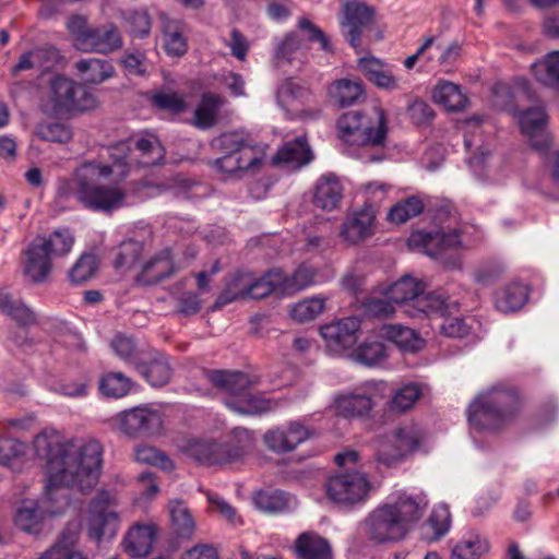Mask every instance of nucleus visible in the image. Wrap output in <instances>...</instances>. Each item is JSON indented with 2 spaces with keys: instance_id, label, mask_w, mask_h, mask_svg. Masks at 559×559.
Segmentation results:
<instances>
[{
  "instance_id": "obj_1",
  "label": "nucleus",
  "mask_w": 559,
  "mask_h": 559,
  "mask_svg": "<svg viewBox=\"0 0 559 559\" xmlns=\"http://www.w3.org/2000/svg\"><path fill=\"white\" fill-rule=\"evenodd\" d=\"M37 456L47 465L44 499L53 508L43 510L36 502L25 501L16 510L15 526L28 534L43 530L47 514L57 515L70 504L69 489L84 491L94 487L103 464V447L97 440L79 444L53 428H45L34 439Z\"/></svg>"
},
{
  "instance_id": "obj_2",
  "label": "nucleus",
  "mask_w": 559,
  "mask_h": 559,
  "mask_svg": "<svg viewBox=\"0 0 559 559\" xmlns=\"http://www.w3.org/2000/svg\"><path fill=\"white\" fill-rule=\"evenodd\" d=\"M131 142L122 141L106 148L110 162L91 159L78 166L70 178L58 180L55 204L71 210L83 209L111 213L127 205L128 190L121 182L130 173Z\"/></svg>"
},
{
  "instance_id": "obj_3",
  "label": "nucleus",
  "mask_w": 559,
  "mask_h": 559,
  "mask_svg": "<svg viewBox=\"0 0 559 559\" xmlns=\"http://www.w3.org/2000/svg\"><path fill=\"white\" fill-rule=\"evenodd\" d=\"M428 506L423 491L394 492L365 518L364 533L374 544L400 542L419 523Z\"/></svg>"
},
{
  "instance_id": "obj_4",
  "label": "nucleus",
  "mask_w": 559,
  "mask_h": 559,
  "mask_svg": "<svg viewBox=\"0 0 559 559\" xmlns=\"http://www.w3.org/2000/svg\"><path fill=\"white\" fill-rule=\"evenodd\" d=\"M212 147L221 154L209 162L217 173L242 178L260 170L266 156L267 145L250 140L240 132H226L215 138Z\"/></svg>"
},
{
  "instance_id": "obj_5",
  "label": "nucleus",
  "mask_w": 559,
  "mask_h": 559,
  "mask_svg": "<svg viewBox=\"0 0 559 559\" xmlns=\"http://www.w3.org/2000/svg\"><path fill=\"white\" fill-rule=\"evenodd\" d=\"M518 389L499 382L479 393L468 407V423L476 430H497L510 421L521 409Z\"/></svg>"
},
{
  "instance_id": "obj_6",
  "label": "nucleus",
  "mask_w": 559,
  "mask_h": 559,
  "mask_svg": "<svg viewBox=\"0 0 559 559\" xmlns=\"http://www.w3.org/2000/svg\"><path fill=\"white\" fill-rule=\"evenodd\" d=\"M73 243L74 238L68 229L33 239L23 251L24 277L33 284L45 283L52 271V261L69 254Z\"/></svg>"
},
{
  "instance_id": "obj_7",
  "label": "nucleus",
  "mask_w": 559,
  "mask_h": 559,
  "mask_svg": "<svg viewBox=\"0 0 559 559\" xmlns=\"http://www.w3.org/2000/svg\"><path fill=\"white\" fill-rule=\"evenodd\" d=\"M209 381L228 395L224 403L231 412L240 415H260L275 408V403L260 393H252L249 376L239 371L212 370Z\"/></svg>"
},
{
  "instance_id": "obj_8",
  "label": "nucleus",
  "mask_w": 559,
  "mask_h": 559,
  "mask_svg": "<svg viewBox=\"0 0 559 559\" xmlns=\"http://www.w3.org/2000/svg\"><path fill=\"white\" fill-rule=\"evenodd\" d=\"M388 298L403 307V311L412 317H444L449 304L447 299L435 293L424 294L425 284L409 275H405L386 288Z\"/></svg>"
},
{
  "instance_id": "obj_9",
  "label": "nucleus",
  "mask_w": 559,
  "mask_h": 559,
  "mask_svg": "<svg viewBox=\"0 0 559 559\" xmlns=\"http://www.w3.org/2000/svg\"><path fill=\"white\" fill-rule=\"evenodd\" d=\"M337 129L340 138L348 145L381 147L386 135L385 114L378 107L369 115L348 111L337 120Z\"/></svg>"
},
{
  "instance_id": "obj_10",
  "label": "nucleus",
  "mask_w": 559,
  "mask_h": 559,
  "mask_svg": "<svg viewBox=\"0 0 559 559\" xmlns=\"http://www.w3.org/2000/svg\"><path fill=\"white\" fill-rule=\"evenodd\" d=\"M253 438L246 428H235L225 443L209 440H191L186 445V453L195 461L206 464L230 463L242 457L252 447Z\"/></svg>"
},
{
  "instance_id": "obj_11",
  "label": "nucleus",
  "mask_w": 559,
  "mask_h": 559,
  "mask_svg": "<svg viewBox=\"0 0 559 559\" xmlns=\"http://www.w3.org/2000/svg\"><path fill=\"white\" fill-rule=\"evenodd\" d=\"M48 102L57 115L90 110L97 103L87 87L64 75H56L50 80Z\"/></svg>"
},
{
  "instance_id": "obj_12",
  "label": "nucleus",
  "mask_w": 559,
  "mask_h": 559,
  "mask_svg": "<svg viewBox=\"0 0 559 559\" xmlns=\"http://www.w3.org/2000/svg\"><path fill=\"white\" fill-rule=\"evenodd\" d=\"M425 440V432L417 424L400 427L392 436L379 441L376 453L377 462L391 467L407 455L418 451Z\"/></svg>"
},
{
  "instance_id": "obj_13",
  "label": "nucleus",
  "mask_w": 559,
  "mask_h": 559,
  "mask_svg": "<svg viewBox=\"0 0 559 559\" xmlns=\"http://www.w3.org/2000/svg\"><path fill=\"white\" fill-rule=\"evenodd\" d=\"M370 489L371 484L367 475L357 469H345L331 476L325 483L329 499L342 507H354L364 502Z\"/></svg>"
},
{
  "instance_id": "obj_14",
  "label": "nucleus",
  "mask_w": 559,
  "mask_h": 559,
  "mask_svg": "<svg viewBox=\"0 0 559 559\" xmlns=\"http://www.w3.org/2000/svg\"><path fill=\"white\" fill-rule=\"evenodd\" d=\"M112 506L114 497L106 490L99 491L91 501L87 519L90 538L100 542L103 537L116 536L119 528V516Z\"/></svg>"
},
{
  "instance_id": "obj_15",
  "label": "nucleus",
  "mask_w": 559,
  "mask_h": 559,
  "mask_svg": "<svg viewBox=\"0 0 559 559\" xmlns=\"http://www.w3.org/2000/svg\"><path fill=\"white\" fill-rule=\"evenodd\" d=\"M112 420L121 432L130 437L155 436L163 428L160 412L146 406H138L120 412Z\"/></svg>"
},
{
  "instance_id": "obj_16",
  "label": "nucleus",
  "mask_w": 559,
  "mask_h": 559,
  "mask_svg": "<svg viewBox=\"0 0 559 559\" xmlns=\"http://www.w3.org/2000/svg\"><path fill=\"white\" fill-rule=\"evenodd\" d=\"M310 436L311 431L308 427L299 421H289L269 429L263 435V443L273 453L286 454L295 451Z\"/></svg>"
},
{
  "instance_id": "obj_17",
  "label": "nucleus",
  "mask_w": 559,
  "mask_h": 559,
  "mask_svg": "<svg viewBox=\"0 0 559 559\" xmlns=\"http://www.w3.org/2000/svg\"><path fill=\"white\" fill-rule=\"evenodd\" d=\"M407 245L413 250H420L431 258H437L447 249L457 248L461 245V235L455 228L415 230L411 234Z\"/></svg>"
},
{
  "instance_id": "obj_18",
  "label": "nucleus",
  "mask_w": 559,
  "mask_h": 559,
  "mask_svg": "<svg viewBox=\"0 0 559 559\" xmlns=\"http://www.w3.org/2000/svg\"><path fill=\"white\" fill-rule=\"evenodd\" d=\"M342 13V32L349 45L357 49L362 28L371 22L373 10L360 0H343Z\"/></svg>"
},
{
  "instance_id": "obj_19",
  "label": "nucleus",
  "mask_w": 559,
  "mask_h": 559,
  "mask_svg": "<svg viewBox=\"0 0 559 559\" xmlns=\"http://www.w3.org/2000/svg\"><path fill=\"white\" fill-rule=\"evenodd\" d=\"M519 123L522 133L528 138L535 150L544 151L550 145L548 115L544 106L536 105L523 110L519 116Z\"/></svg>"
},
{
  "instance_id": "obj_20",
  "label": "nucleus",
  "mask_w": 559,
  "mask_h": 559,
  "mask_svg": "<svg viewBox=\"0 0 559 559\" xmlns=\"http://www.w3.org/2000/svg\"><path fill=\"white\" fill-rule=\"evenodd\" d=\"M135 370L148 384L156 388L166 385L173 376V368L168 356L152 348H147V350L142 354V358L136 364Z\"/></svg>"
},
{
  "instance_id": "obj_21",
  "label": "nucleus",
  "mask_w": 559,
  "mask_h": 559,
  "mask_svg": "<svg viewBox=\"0 0 559 559\" xmlns=\"http://www.w3.org/2000/svg\"><path fill=\"white\" fill-rule=\"evenodd\" d=\"M360 324L357 317H347L321 326L320 334L332 350L341 352L356 343Z\"/></svg>"
},
{
  "instance_id": "obj_22",
  "label": "nucleus",
  "mask_w": 559,
  "mask_h": 559,
  "mask_svg": "<svg viewBox=\"0 0 559 559\" xmlns=\"http://www.w3.org/2000/svg\"><path fill=\"white\" fill-rule=\"evenodd\" d=\"M122 47V37L118 27L112 24L93 26L81 38L80 50L85 52L110 53Z\"/></svg>"
},
{
  "instance_id": "obj_23",
  "label": "nucleus",
  "mask_w": 559,
  "mask_h": 559,
  "mask_svg": "<svg viewBox=\"0 0 559 559\" xmlns=\"http://www.w3.org/2000/svg\"><path fill=\"white\" fill-rule=\"evenodd\" d=\"M376 216L371 207H361L348 215L341 229L343 240L356 245L373 234Z\"/></svg>"
},
{
  "instance_id": "obj_24",
  "label": "nucleus",
  "mask_w": 559,
  "mask_h": 559,
  "mask_svg": "<svg viewBox=\"0 0 559 559\" xmlns=\"http://www.w3.org/2000/svg\"><path fill=\"white\" fill-rule=\"evenodd\" d=\"M336 413L345 418L365 417L373 408L372 397L360 389L337 395L334 400Z\"/></svg>"
},
{
  "instance_id": "obj_25",
  "label": "nucleus",
  "mask_w": 559,
  "mask_h": 559,
  "mask_svg": "<svg viewBox=\"0 0 559 559\" xmlns=\"http://www.w3.org/2000/svg\"><path fill=\"white\" fill-rule=\"evenodd\" d=\"M317 272L313 267L301 264L293 273L285 274L281 269H275V276L280 282V295L293 296L316 284Z\"/></svg>"
},
{
  "instance_id": "obj_26",
  "label": "nucleus",
  "mask_w": 559,
  "mask_h": 559,
  "mask_svg": "<svg viewBox=\"0 0 559 559\" xmlns=\"http://www.w3.org/2000/svg\"><path fill=\"white\" fill-rule=\"evenodd\" d=\"M156 531L153 525L135 524L123 538V549L131 557H146L153 548Z\"/></svg>"
},
{
  "instance_id": "obj_27",
  "label": "nucleus",
  "mask_w": 559,
  "mask_h": 559,
  "mask_svg": "<svg viewBox=\"0 0 559 559\" xmlns=\"http://www.w3.org/2000/svg\"><path fill=\"white\" fill-rule=\"evenodd\" d=\"M174 273L175 266L170 250L164 249L143 264L142 271L138 275V282L143 285H153Z\"/></svg>"
},
{
  "instance_id": "obj_28",
  "label": "nucleus",
  "mask_w": 559,
  "mask_h": 559,
  "mask_svg": "<svg viewBox=\"0 0 559 559\" xmlns=\"http://www.w3.org/2000/svg\"><path fill=\"white\" fill-rule=\"evenodd\" d=\"M80 524L78 522L69 523L61 532L59 539L49 549H47L38 559H84L83 556L74 550V546L80 535Z\"/></svg>"
},
{
  "instance_id": "obj_29",
  "label": "nucleus",
  "mask_w": 559,
  "mask_h": 559,
  "mask_svg": "<svg viewBox=\"0 0 559 559\" xmlns=\"http://www.w3.org/2000/svg\"><path fill=\"white\" fill-rule=\"evenodd\" d=\"M313 159V154L305 138L298 136L294 141L285 143L273 157L274 164H284L293 169L308 165Z\"/></svg>"
},
{
  "instance_id": "obj_30",
  "label": "nucleus",
  "mask_w": 559,
  "mask_h": 559,
  "mask_svg": "<svg viewBox=\"0 0 559 559\" xmlns=\"http://www.w3.org/2000/svg\"><path fill=\"white\" fill-rule=\"evenodd\" d=\"M489 549L490 543L485 535L468 531L453 544L450 559H480Z\"/></svg>"
},
{
  "instance_id": "obj_31",
  "label": "nucleus",
  "mask_w": 559,
  "mask_h": 559,
  "mask_svg": "<svg viewBox=\"0 0 559 559\" xmlns=\"http://www.w3.org/2000/svg\"><path fill=\"white\" fill-rule=\"evenodd\" d=\"M451 524L449 507L444 503L437 504L420 527L421 537L428 543L438 542L449 533Z\"/></svg>"
},
{
  "instance_id": "obj_32",
  "label": "nucleus",
  "mask_w": 559,
  "mask_h": 559,
  "mask_svg": "<svg viewBox=\"0 0 559 559\" xmlns=\"http://www.w3.org/2000/svg\"><path fill=\"white\" fill-rule=\"evenodd\" d=\"M343 198V187L334 175L322 176L316 186L313 202L316 206L332 211L338 207Z\"/></svg>"
},
{
  "instance_id": "obj_33",
  "label": "nucleus",
  "mask_w": 559,
  "mask_h": 559,
  "mask_svg": "<svg viewBox=\"0 0 559 559\" xmlns=\"http://www.w3.org/2000/svg\"><path fill=\"white\" fill-rule=\"evenodd\" d=\"M255 507L266 513L289 512L296 508V499L280 489L258 491L253 498Z\"/></svg>"
},
{
  "instance_id": "obj_34",
  "label": "nucleus",
  "mask_w": 559,
  "mask_h": 559,
  "mask_svg": "<svg viewBox=\"0 0 559 559\" xmlns=\"http://www.w3.org/2000/svg\"><path fill=\"white\" fill-rule=\"evenodd\" d=\"M530 290L527 285L521 282H512L497 292L495 306L503 313L520 310L527 301Z\"/></svg>"
},
{
  "instance_id": "obj_35",
  "label": "nucleus",
  "mask_w": 559,
  "mask_h": 559,
  "mask_svg": "<svg viewBox=\"0 0 559 559\" xmlns=\"http://www.w3.org/2000/svg\"><path fill=\"white\" fill-rule=\"evenodd\" d=\"M296 551L300 559H332L329 542L311 532L302 533L297 538Z\"/></svg>"
},
{
  "instance_id": "obj_36",
  "label": "nucleus",
  "mask_w": 559,
  "mask_h": 559,
  "mask_svg": "<svg viewBox=\"0 0 559 559\" xmlns=\"http://www.w3.org/2000/svg\"><path fill=\"white\" fill-rule=\"evenodd\" d=\"M74 69L86 84H100L114 75V67L106 60L98 58L80 59Z\"/></svg>"
},
{
  "instance_id": "obj_37",
  "label": "nucleus",
  "mask_w": 559,
  "mask_h": 559,
  "mask_svg": "<svg viewBox=\"0 0 559 559\" xmlns=\"http://www.w3.org/2000/svg\"><path fill=\"white\" fill-rule=\"evenodd\" d=\"M534 78L543 85L559 91V50L548 52L531 66Z\"/></svg>"
},
{
  "instance_id": "obj_38",
  "label": "nucleus",
  "mask_w": 559,
  "mask_h": 559,
  "mask_svg": "<svg viewBox=\"0 0 559 559\" xmlns=\"http://www.w3.org/2000/svg\"><path fill=\"white\" fill-rule=\"evenodd\" d=\"M432 98L436 103L444 106L450 111H461L467 104L468 98L461 87L451 82H440L436 85Z\"/></svg>"
},
{
  "instance_id": "obj_39",
  "label": "nucleus",
  "mask_w": 559,
  "mask_h": 559,
  "mask_svg": "<svg viewBox=\"0 0 559 559\" xmlns=\"http://www.w3.org/2000/svg\"><path fill=\"white\" fill-rule=\"evenodd\" d=\"M133 386V381L122 372H104L98 380V391L107 399H122Z\"/></svg>"
},
{
  "instance_id": "obj_40",
  "label": "nucleus",
  "mask_w": 559,
  "mask_h": 559,
  "mask_svg": "<svg viewBox=\"0 0 559 559\" xmlns=\"http://www.w3.org/2000/svg\"><path fill=\"white\" fill-rule=\"evenodd\" d=\"M223 98L213 93H204L194 111V124L201 129L212 128L217 120Z\"/></svg>"
},
{
  "instance_id": "obj_41",
  "label": "nucleus",
  "mask_w": 559,
  "mask_h": 559,
  "mask_svg": "<svg viewBox=\"0 0 559 559\" xmlns=\"http://www.w3.org/2000/svg\"><path fill=\"white\" fill-rule=\"evenodd\" d=\"M252 274L248 272H237L227 282L225 289L216 300V305L224 306L237 299H248L250 292Z\"/></svg>"
},
{
  "instance_id": "obj_42",
  "label": "nucleus",
  "mask_w": 559,
  "mask_h": 559,
  "mask_svg": "<svg viewBox=\"0 0 559 559\" xmlns=\"http://www.w3.org/2000/svg\"><path fill=\"white\" fill-rule=\"evenodd\" d=\"M362 85L359 82L342 79L335 81L329 87L331 99L340 107H347L355 104L362 95Z\"/></svg>"
},
{
  "instance_id": "obj_43",
  "label": "nucleus",
  "mask_w": 559,
  "mask_h": 559,
  "mask_svg": "<svg viewBox=\"0 0 559 559\" xmlns=\"http://www.w3.org/2000/svg\"><path fill=\"white\" fill-rule=\"evenodd\" d=\"M378 334L405 350H414L418 341L413 329L400 324H383Z\"/></svg>"
},
{
  "instance_id": "obj_44",
  "label": "nucleus",
  "mask_w": 559,
  "mask_h": 559,
  "mask_svg": "<svg viewBox=\"0 0 559 559\" xmlns=\"http://www.w3.org/2000/svg\"><path fill=\"white\" fill-rule=\"evenodd\" d=\"M164 45L168 55L181 57L187 52L185 25L180 21H168L164 26Z\"/></svg>"
},
{
  "instance_id": "obj_45",
  "label": "nucleus",
  "mask_w": 559,
  "mask_h": 559,
  "mask_svg": "<svg viewBox=\"0 0 559 559\" xmlns=\"http://www.w3.org/2000/svg\"><path fill=\"white\" fill-rule=\"evenodd\" d=\"M143 252V243L133 239L122 241L115 252L114 266L118 271L133 269Z\"/></svg>"
},
{
  "instance_id": "obj_46",
  "label": "nucleus",
  "mask_w": 559,
  "mask_h": 559,
  "mask_svg": "<svg viewBox=\"0 0 559 559\" xmlns=\"http://www.w3.org/2000/svg\"><path fill=\"white\" fill-rule=\"evenodd\" d=\"M0 311L10 316L22 325L35 323V313L22 301L13 299L10 294L0 289Z\"/></svg>"
},
{
  "instance_id": "obj_47",
  "label": "nucleus",
  "mask_w": 559,
  "mask_h": 559,
  "mask_svg": "<svg viewBox=\"0 0 559 559\" xmlns=\"http://www.w3.org/2000/svg\"><path fill=\"white\" fill-rule=\"evenodd\" d=\"M27 445L10 437H0V465L15 468L20 466L25 459Z\"/></svg>"
},
{
  "instance_id": "obj_48",
  "label": "nucleus",
  "mask_w": 559,
  "mask_h": 559,
  "mask_svg": "<svg viewBox=\"0 0 559 559\" xmlns=\"http://www.w3.org/2000/svg\"><path fill=\"white\" fill-rule=\"evenodd\" d=\"M423 394L421 386L417 383H405L400 386L389 402L392 412L403 413L412 408Z\"/></svg>"
},
{
  "instance_id": "obj_49",
  "label": "nucleus",
  "mask_w": 559,
  "mask_h": 559,
  "mask_svg": "<svg viewBox=\"0 0 559 559\" xmlns=\"http://www.w3.org/2000/svg\"><path fill=\"white\" fill-rule=\"evenodd\" d=\"M170 518L176 534L190 539L194 533L195 523L188 508L179 501L171 502Z\"/></svg>"
},
{
  "instance_id": "obj_50",
  "label": "nucleus",
  "mask_w": 559,
  "mask_h": 559,
  "mask_svg": "<svg viewBox=\"0 0 559 559\" xmlns=\"http://www.w3.org/2000/svg\"><path fill=\"white\" fill-rule=\"evenodd\" d=\"M354 358L366 366H374L386 358V347L380 341L368 338L356 348Z\"/></svg>"
},
{
  "instance_id": "obj_51",
  "label": "nucleus",
  "mask_w": 559,
  "mask_h": 559,
  "mask_svg": "<svg viewBox=\"0 0 559 559\" xmlns=\"http://www.w3.org/2000/svg\"><path fill=\"white\" fill-rule=\"evenodd\" d=\"M34 133L39 140L52 143H67L72 138L71 129L66 123L57 121L37 123Z\"/></svg>"
},
{
  "instance_id": "obj_52",
  "label": "nucleus",
  "mask_w": 559,
  "mask_h": 559,
  "mask_svg": "<svg viewBox=\"0 0 559 559\" xmlns=\"http://www.w3.org/2000/svg\"><path fill=\"white\" fill-rule=\"evenodd\" d=\"M152 104L159 110L173 114H181L187 109L185 97L170 88L156 91L152 95Z\"/></svg>"
},
{
  "instance_id": "obj_53",
  "label": "nucleus",
  "mask_w": 559,
  "mask_h": 559,
  "mask_svg": "<svg viewBox=\"0 0 559 559\" xmlns=\"http://www.w3.org/2000/svg\"><path fill=\"white\" fill-rule=\"evenodd\" d=\"M423 210V201L418 197L412 195L392 206L388 213V219L395 224H403L419 215Z\"/></svg>"
},
{
  "instance_id": "obj_54",
  "label": "nucleus",
  "mask_w": 559,
  "mask_h": 559,
  "mask_svg": "<svg viewBox=\"0 0 559 559\" xmlns=\"http://www.w3.org/2000/svg\"><path fill=\"white\" fill-rule=\"evenodd\" d=\"M98 270V260L95 254L83 253L69 271V280L78 285L92 280Z\"/></svg>"
},
{
  "instance_id": "obj_55",
  "label": "nucleus",
  "mask_w": 559,
  "mask_h": 559,
  "mask_svg": "<svg viewBox=\"0 0 559 559\" xmlns=\"http://www.w3.org/2000/svg\"><path fill=\"white\" fill-rule=\"evenodd\" d=\"M309 97V90L293 79L285 80L277 90V102L282 107H289L295 102L304 103Z\"/></svg>"
},
{
  "instance_id": "obj_56",
  "label": "nucleus",
  "mask_w": 559,
  "mask_h": 559,
  "mask_svg": "<svg viewBox=\"0 0 559 559\" xmlns=\"http://www.w3.org/2000/svg\"><path fill=\"white\" fill-rule=\"evenodd\" d=\"M111 348L115 354L124 362L132 365L134 368L142 358V354L147 349H140L133 338L126 335H117L111 341Z\"/></svg>"
},
{
  "instance_id": "obj_57",
  "label": "nucleus",
  "mask_w": 559,
  "mask_h": 559,
  "mask_svg": "<svg viewBox=\"0 0 559 559\" xmlns=\"http://www.w3.org/2000/svg\"><path fill=\"white\" fill-rule=\"evenodd\" d=\"M325 299L321 297L306 298L295 304L290 309V316L298 322H308L316 319L324 310Z\"/></svg>"
},
{
  "instance_id": "obj_58",
  "label": "nucleus",
  "mask_w": 559,
  "mask_h": 559,
  "mask_svg": "<svg viewBox=\"0 0 559 559\" xmlns=\"http://www.w3.org/2000/svg\"><path fill=\"white\" fill-rule=\"evenodd\" d=\"M134 457L136 462L157 466L164 471H171L174 468L170 457L154 447H138L134 451Z\"/></svg>"
},
{
  "instance_id": "obj_59",
  "label": "nucleus",
  "mask_w": 559,
  "mask_h": 559,
  "mask_svg": "<svg viewBox=\"0 0 559 559\" xmlns=\"http://www.w3.org/2000/svg\"><path fill=\"white\" fill-rule=\"evenodd\" d=\"M134 146L143 157L140 162L143 166L156 165L164 158V148L155 136L140 138Z\"/></svg>"
},
{
  "instance_id": "obj_60",
  "label": "nucleus",
  "mask_w": 559,
  "mask_h": 559,
  "mask_svg": "<svg viewBox=\"0 0 559 559\" xmlns=\"http://www.w3.org/2000/svg\"><path fill=\"white\" fill-rule=\"evenodd\" d=\"M275 273V269L267 271L261 277H254L252 275L250 283V292L249 298L251 299H261L273 292H277L280 294V282L275 276H272Z\"/></svg>"
},
{
  "instance_id": "obj_61",
  "label": "nucleus",
  "mask_w": 559,
  "mask_h": 559,
  "mask_svg": "<svg viewBox=\"0 0 559 559\" xmlns=\"http://www.w3.org/2000/svg\"><path fill=\"white\" fill-rule=\"evenodd\" d=\"M302 39L295 32H290L277 44L275 57L278 60L292 62L296 55L302 50Z\"/></svg>"
},
{
  "instance_id": "obj_62",
  "label": "nucleus",
  "mask_w": 559,
  "mask_h": 559,
  "mask_svg": "<svg viewBox=\"0 0 559 559\" xmlns=\"http://www.w3.org/2000/svg\"><path fill=\"white\" fill-rule=\"evenodd\" d=\"M442 334L449 337H464L472 331V324L466 318L444 317L439 324Z\"/></svg>"
},
{
  "instance_id": "obj_63",
  "label": "nucleus",
  "mask_w": 559,
  "mask_h": 559,
  "mask_svg": "<svg viewBox=\"0 0 559 559\" xmlns=\"http://www.w3.org/2000/svg\"><path fill=\"white\" fill-rule=\"evenodd\" d=\"M392 299L388 298V290L381 297L370 296L364 301L365 311L373 317L386 318L394 312Z\"/></svg>"
},
{
  "instance_id": "obj_64",
  "label": "nucleus",
  "mask_w": 559,
  "mask_h": 559,
  "mask_svg": "<svg viewBox=\"0 0 559 559\" xmlns=\"http://www.w3.org/2000/svg\"><path fill=\"white\" fill-rule=\"evenodd\" d=\"M126 21L129 24L133 36L144 37L151 31V17L145 10H134L126 14Z\"/></svg>"
}]
</instances>
